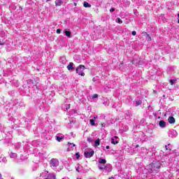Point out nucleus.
<instances>
[{
  "label": "nucleus",
  "instance_id": "obj_1",
  "mask_svg": "<svg viewBox=\"0 0 179 179\" xmlns=\"http://www.w3.org/2000/svg\"><path fill=\"white\" fill-rule=\"evenodd\" d=\"M157 152H152L150 149H146L145 148H141V155L142 157H144L146 160H149V162H152L148 166H147L144 169V173L148 174H156V173H159L160 171V168L162 167V161L160 159L162 156L156 157Z\"/></svg>",
  "mask_w": 179,
  "mask_h": 179
},
{
  "label": "nucleus",
  "instance_id": "obj_2",
  "mask_svg": "<svg viewBox=\"0 0 179 179\" xmlns=\"http://www.w3.org/2000/svg\"><path fill=\"white\" fill-rule=\"evenodd\" d=\"M14 149L17 153H34V148L33 145L31 147L30 143L25 144L24 146L22 145V143H17L13 145Z\"/></svg>",
  "mask_w": 179,
  "mask_h": 179
},
{
  "label": "nucleus",
  "instance_id": "obj_3",
  "mask_svg": "<svg viewBox=\"0 0 179 179\" xmlns=\"http://www.w3.org/2000/svg\"><path fill=\"white\" fill-rule=\"evenodd\" d=\"M101 171H102L103 174L105 176H107L108 173H111L113 171V166L110 164H106L105 165H99V167L98 168Z\"/></svg>",
  "mask_w": 179,
  "mask_h": 179
},
{
  "label": "nucleus",
  "instance_id": "obj_4",
  "mask_svg": "<svg viewBox=\"0 0 179 179\" xmlns=\"http://www.w3.org/2000/svg\"><path fill=\"white\" fill-rule=\"evenodd\" d=\"M85 69H86V67L80 64L76 68V73H78V75H80V76H85V72L83 71H85Z\"/></svg>",
  "mask_w": 179,
  "mask_h": 179
},
{
  "label": "nucleus",
  "instance_id": "obj_5",
  "mask_svg": "<svg viewBox=\"0 0 179 179\" xmlns=\"http://www.w3.org/2000/svg\"><path fill=\"white\" fill-rule=\"evenodd\" d=\"M84 156L86 159H90L94 156V150L92 149H88L84 152Z\"/></svg>",
  "mask_w": 179,
  "mask_h": 179
},
{
  "label": "nucleus",
  "instance_id": "obj_6",
  "mask_svg": "<svg viewBox=\"0 0 179 179\" xmlns=\"http://www.w3.org/2000/svg\"><path fill=\"white\" fill-rule=\"evenodd\" d=\"M49 164L52 169H55V167H58V166H59V161L57 158H52L50 159Z\"/></svg>",
  "mask_w": 179,
  "mask_h": 179
},
{
  "label": "nucleus",
  "instance_id": "obj_7",
  "mask_svg": "<svg viewBox=\"0 0 179 179\" xmlns=\"http://www.w3.org/2000/svg\"><path fill=\"white\" fill-rule=\"evenodd\" d=\"M12 138H13L12 135L6 136L4 139V143H6L7 145H12V141H10Z\"/></svg>",
  "mask_w": 179,
  "mask_h": 179
},
{
  "label": "nucleus",
  "instance_id": "obj_8",
  "mask_svg": "<svg viewBox=\"0 0 179 179\" xmlns=\"http://www.w3.org/2000/svg\"><path fill=\"white\" fill-rule=\"evenodd\" d=\"M107 164V160L104 158H99L98 159V168L100 167V166H104Z\"/></svg>",
  "mask_w": 179,
  "mask_h": 179
},
{
  "label": "nucleus",
  "instance_id": "obj_9",
  "mask_svg": "<svg viewBox=\"0 0 179 179\" xmlns=\"http://www.w3.org/2000/svg\"><path fill=\"white\" fill-rule=\"evenodd\" d=\"M76 148V145L73 144V143H68V148L67 152H72Z\"/></svg>",
  "mask_w": 179,
  "mask_h": 179
},
{
  "label": "nucleus",
  "instance_id": "obj_10",
  "mask_svg": "<svg viewBox=\"0 0 179 179\" xmlns=\"http://www.w3.org/2000/svg\"><path fill=\"white\" fill-rule=\"evenodd\" d=\"M119 142H120V138L117 136H114L110 139V143H112L113 145H117V143H118Z\"/></svg>",
  "mask_w": 179,
  "mask_h": 179
},
{
  "label": "nucleus",
  "instance_id": "obj_11",
  "mask_svg": "<svg viewBox=\"0 0 179 179\" xmlns=\"http://www.w3.org/2000/svg\"><path fill=\"white\" fill-rule=\"evenodd\" d=\"M29 153L31 152H22V154H21L20 157V160H26L27 157V154L29 155Z\"/></svg>",
  "mask_w": 179,
  "mask_h": 179
},
{
  "label": "nucleus",
  "instance_id": "obj_12",
  "mask_svg": "<svg viewBox=\"0 0 179 179\" xmlns=\"http://www.w3.org/2000/svg\"><path fill=\"white\" fill-rule=\"evenodd\" d=\"M168 122H169V124H176V118H174V117L173 116H170L168 118Z\"/></svg>",
  "mask_w": 179,
  "mask_h": 179
},
{
  "label": "nucleus",
  "instance_id": "obj_13",
  "mask_svg": "<svg viewBox=\"0 0 179 179\" xmlns=\"http://www.w3.org/2000/svg\"><path fill=\"white\" fill-rule=\"evenodd\" d=\"M108 127V122H101V129H103V131Z\"/></svg>",
  "mask_w": 179,
  "mask_h": 179
},
{
  "label": "nucleus",
  "instance_id": "obj_14",
  "mask_svg": "<svg viewBox=\"0 0 179 179\" xmlns=\"http://www.w3.org/2000/svg\"><path fill=\"white\" fill-rule=\"evenodd\" d=\"M160 128H166V122L164 120H160L159 122Z\"/></svg>",
  "mask_w": 179,
  "mask_h": 179
},
{
  "label": "nucleus",
  "instance_id": "obj_15",
  "mask_svg": "<svg viewBox=\"0 0 179 179\" xmlns=\"http://www.w3.org/2000/svg\"><path fill=\"white\" fill-rule=\"evenodd\" d=\"M9 156H10V159H16V157H17V154L15 152H10Z\"/></svg>",
  "mask_w": 179,
  "mask_h": 179
},
{
  "label": "nucleus",
  "instance_id": "obj_16",
  "mask_svg": "<svg viewBox=\"0 0 179 179\" xmlns=\"http://www.w3.org/2000/svg\"><path fill=\"white\" fill-rule=\"evenodd\" d=\"M8 162V159H6V157H0V163H7Z\"/></svg>",
  "mask_w": 179,
  "mask_h": 179
},
{
  "label": "nucleus",
  "instance_id": "obj_17",
  "mask_svg": "<svg viewBox=\"0 0 179 179\" xmlns=\"http://www.w3.org/2000/svg\"><path fill=\"white\" fill-rule=\"evenodd\" d=\"M94 148H97V146H100V138H98L94 141Z\"/></svg>",
  "mask_w": 179,
  "mask_h": 179
},
{
  "label": "nucleus",
  "instance_id": "obj_18",
  "mask_svg": "<svg viewBox=\"0 0 179 179\" xmlns=\"http://www.w3.org/2000/svg\"><path fill=\"white\" fill-rule=\"evenodd\" d=\"M67 69H68V71H73V63L71 62V63L67 66Z\"/></svg>",
  "mask_w": 179,
  "mask_h": 179
},
{
  "label": "nucleus",
  "instance_id": "obj_19",
  "mask_svg": "<svg viewBox=\"0 0 179 179\" xmlns=\"http://www.w3.org/2000/svg\"><path fill=\"white\" fill-rule=\"evenodd\" d=\"M63 3L62 0H56L55 1V5L56 6H61Z\"/></svg>",
  "mask_w": 179,
  "mask_h": 179
},
{
  "label": "nucleus",
  "instance_id": "obj_20",
  "mask_svg": "<svg viewBox=\"0 0 179 179\" xmlns=\"http://www.w3.org/2000/svg\"><path fill=\"white\" fill-rule=\"evenodd\" d=\"M90 124L92 125V127H97V124H96L94 120H90Z\"/></svg>",
  "mask_w": 179,
  "mask_h": 179
},
{
  "label": "nucleus",
  "instance_id": "obj_21",
  "mask_svg": "<svg viewBox=\"0 0 179 179\" xmlns=\"http://www.w3.org/2000/svg\"><path fill=\"white\" fill-rule=\"evenodd\" d=\"M64 136H56V141H57V142H61L63 139H64Z\"/></svg>",
  "mask_w": 179,
  "mask_h": 179
},
{
  "label": "nucleus",
  "instance_id": "obj_22",
  "mask_svg": "<svg viewBox=\"0 0 179 179\" xmlns=\"http://www.w3.org/2000/svg\"><path fill=\"white\" fill-rule=\"evenodd\" d=\"M84 8H92V5H90L89 3L85 1L83 3Z\"/></svg>",
  "mask_w": 179,
  "mask_h": 179
},
{
  "label": "nucleus",
  "instance_id": "obj_23",
  "mask_svg": "<svg viewBox=\"0 0 179 179\" xmlns=\"http://www.w3.org/2000/svg\"><path fill=\"white\" fill-rule=\"evenodd\" d=\"M59 62H61V64H66V59H65V57L60 58Z\"/></svg>",
  "mask_w": 179,
  "mask_h": 179
},
{
  "label": "nucleus",
  "instance_id": "obj_24",
  "mask_svg": "<svg viewBox=\"0 0 179 179\" xmlns=\"http://www.w3.org/2000/svg\"><path fill=\"white\" fill-rule=\"evenodd\" d=\"M64 34H65L67 37H71V31H69L64 30Z\"/></svg>",
  "mask_w": 179,
  "mask_h": 179
},
{
  "label": "nucleus",
  "instance_id": "obj_25",
  "mask_svg": "<svg viewBox=\"0 0 179 179\" xmlns=\"http://www.w3.org/2000/svg\"><path fill=\"white\" fill-rule=\"evenodd\" d=\"M132 64H133L134 65H139V60L133 59Z\"/></svg>",
  "mask_w": 179,
  "mask_h": 179
},
{
  "label": "nucleus",
  "instance_id": "obj_26",
  "mask_svg": "<svg viewBox=\"0 0 179 179\" xmlns=\"http://www.w3.org/2000/svg\"><path fill=\"white\" fill-rule=\"evenodd\" d=\"M142 104V101L138 100L136 101V107H138V106H141Z\"/></svg>",
  "mask_w": 179,
  "mask_h": 179
},
{
  "label": "nucleus",
  "instance_id": "obj_27",
  "mask_svg": "<svg viewBox=\"0 0 179 179\" xmlns=\"http://www.w3.org/2000/svg\"><path fill=\"white\" fill-rule=\"evenodd\" d=\"M145 34L147 36V37H146L147 40L148 41H152V38L150 37V35L148 34V33H145Z\"/></svg>",
  "mask_w": 179,
  "mask_h": 179
},
{
  "label": "nucleus",
  "instance_id": "obj_28",
  "mask_svg": "<svg viewBox=\"0 0 179 179\" xmlns=\"http://www.w3.org/2000/svg\"><path fill=\"white\" fill-rule=\"evenodd\" d=\"M171 135H178V133H177V131L173 129L171 131Z\"/></svg>",
  "mask_w": 179,
  "mask_h": 179
},
{
  "label": "nucleus",
  "instance_id": "obj_29",
  "mask_svg": "<svg viewBox=\"0 0 179 179\" xmlns=\"http://www.w3.org/2000/svg\"><path fill=\"white\" fill-rule=\"evenodd\" d=\"M48 178L50 179H57V176H55L54 174L50 175Z\"/></svg>",
  "mask_w": 179,
  "mask_h": 179
},
{
  "label": "nucleus",
  "instance_id": "obj_30",
  "mask_svg": "<svg viewBox=\"0 0 179 179\" xmlns=\"http://www.w3.org/2000/svg\"><path fill=\"white\" fill-rule=\"evenodd\" d=\"M38 156L40 157V159H43L44 154L43 152H38Z\"/></svg>",
  "mask_w": 179,
  "mask_h": 179
},
{
  "label": "nucleus",
  "instance_id": "obj_31",
  "mask_svg": "<svg viewBox=\"0 0 179 179\" xmlns=\"http://www.w3.org/2000/svg\"><path fill=\"white\" fill-rule=\"evenodd\" d=\"M71 108V104L65 105L64 109L69 110Z\"/></svg>",
  "mask_w": 179,
  "mask_h": 179
},
{
  "label": "nucleus",
  "instance_id": "obj_32",
  "mask_svg": "<svg viewBox=\"0 0 179 179\" xmlns=\"http://www.w3.org/2000/svg\"><path fill=\"white\" fill-rule=\"evenodd\" d=\"M176 80H176V79H174V80H170L169 82H170L171 85H174V83H176Z\"/></svg>",
  "mask_w": 179,
  "mask_h": 179
},
{
  "label": "nucleus",
  "instance_id": "obj_33",
  "mask_svg": "<svg viewBox=\"0 0 179 179\" xmlns=\"http://www.w3.org/2000/svg\"><path fill=\"white\" fill-rule=\"evenodd\" d=\"M165 149L166 150H171V149H170V144H168V145H165Z\"/></svg>",
  "mask_w": 179,
  "mask_h": 179
},
{
  "label": "nucleus",
  "instance_id": "obj_34",
  "mask_svg": "<svg viewBox=\"0 0 179 179\" xmlns=\"http://www.w3.org/2000/svg\"><path fill=\"white\" fill-rule=\"evenodd\" d=\"M76 159H79V157H80V153L76 152Z\"/></svg>",
  "mask_w": 179,
  "mask_h": 179
},
{
  "label": "nucleus",
  "instance_id": "obj_35",
  "mask_svg": "<svg viewBox=\"0 0 179 179\" xmlns=\"http://www.w3.org/2000/svg\"><path fill=\"white\" fill-rule=\"evenodd\" d=\"M87 142H89L90 143H92V142H93V138H87Z\"/></svg>",
  "mask_w": 179,
  "mask_h": 179
},
{
  "label": "nucleus",
  "instance_id": "obj_36",
  "mask_svg": "<svg viewBox=\"0 0 179 179\" xmlns=\"http://www.w3.org/2000/svg\"><path fill=\"white\" fill-rule=\"evenodd\" d=\"M117 23H119V24H121L122 23V20H121L120 18H117Z\"/></svg>",
  "mask_w": 179,
  "mask_h": 179
},
{
  "label": "nucleus",
  "instance_id": "obj_37",
  "mask_svg": "<svg viewBox=\"0 0 179 179\" xmlns=\"http://www.w3.org/2000/svg\"><path fill=\"white\" fill-rule=\"evenodd\" d=\"M97 97H99V94H94L92 96V99H97Z\"/></svg>",
  "mask_w": 179,
  "mask_h": 179
},
{
  "label": "nucleus",
  "instance_id": "obj_38",
  "mask_svg": "<svg viewBox=\"0 0 179 179\" xmlns=\"http://www.w3.org/2000/svg\"><path fill=\"white\" fill-rule=\"evenodd\" d=\"M128 130V127H125L124 129H121L120 131H124V132H127V131Z\"/></svg>",
  "mask_w": 179,
  "mask_h": 179
},
{
  "label": "nucleus",
  "instance_id": "obj_39",
  "mask_svg": "<svg viewBox=\"0 0 179 179\" xmlns=\"http://www.w3.org/2000/svg\"><path fill=\"white\" fill-rule=\"evenodd\" d=\"M76 170L78 173H80V167H77Z\"/></svg>",
  "mask_w": 179,
  "mask_h": 179
},
{
  "label": "nucleus",
  "instance_id": "obj_40",
  "mask_svg": "<svg viewBox=\"0 0 179 179\" xmlns=\"http://www.w3.org/2000/svg\"><path fill=\"white\" fill-rule=\"evenodd\" d=\"M57 34H61V29H57Z\"/></svg>",
  "mask_w": 179,
  "mask_h": 179
},
{
  "label": "nucleus",
  "instance_id": "obj_41",
  "mask_svg": "<svg viewBox=\"0 0 179 179\" xmlns=\"http://www.w3.org/2000/svg\"><path fill=\"white\" fill-rule=\"evenodd\" d=\"M131 34H132V36H136V31H133L131 32Z\"/></svg>",
  "mask_w": 179,
  "mask_h": 179
},
{
  "label": "nucleus",
  "instance_id": "obj_42",
  "mask_svg": "<svg viewBox=\"0 0 179 179\" xmlns=\"http://www.w3.org/2000/svg\"><path fill=\"white\" fill-rule=\"evenodd\" d=\"M115 10V9L114 8H112L110 9V12H114Z\"/></svg>",
  "mask_w": 179,
  "mask_h": 179
},
{
  "label": "nucleus",
  "instance_id": "obj_43",
  "mask_svg": "<svg viewBox=\"0 0 179 179\" xmlns=\"http://www.w3.org/2000/svg\"><path fill=\"white\" fill-rule=\"evenodd\" d=\"M97 118H98L97 115L94 116V120H97Z\"/></svg>",
  "mask_w": 179,
  "mask_h": 179
},
{
  "label": "nucleus",
  "instance_id": "obj_44",
  "mask_svg": "<svg viewBox=\"0 0 179 179\" xmlns=\"http://www.w3.org/2000/svg\"><path fill=\"white\" fill-rule=\"evenodd\" d=\"M106 149H107V150L110 149V145H106Z\"/></svg>",
  "mask_w": 179,
  "mask_h": 179
},
{
  "label": "nucleus",
  "instance_id": "obj_45",
  "mask_svg": "<svg viewBox=\"0 0 179 179\" xmlns=\"http://www.w3.org/2000/svg\"><path fill=\"white\" fill-rule=\"evenodd\" d=\"M137 148H139V145H136L135 149H137Z\"/></svg>",
  "mask_w": 179,
  "mask_h": 179
},
{
  "label": "nucleus",
  "instance_id": "obj_46",
  "mask_svg": "<svg viewBox=\"0 0 179 179\" xmlns=\"http://www.w3.org/2000/svg\"><path fill=\"white\" fill-rule=\"evenodd\" d=\"M5 43L0 42V45H3Z\"/></svg>",
  "mask_w": 179,
  "mask_h": 179
},
{
  "label": "nucleus",
  "instance_id": "obj_47",
  "mask_svg": "<svg viewBox=\"0 0 179 179\" xmlns=\"http://www.w3.org/2000/svg\"><path fill=\"white\" fill-rule=\"evenodd\" d=\"M101 118H106V116L103 115L101 116Z\"/></svg>",
  "mask_w": 179,
  "mask_h": 179
},
{
  "label": "nucleus",
  "instance_id": "obj_48",
  "mask_svg": "<svg viewBox=\"0 0 179 179\" xmlns=\"http://www.w3.org/2000/svg\"><path fill=\"white\" fill-rule=\"evenodd\" d=\"M19 8H20V10H22V9H23V8H22V6H20Z\"/></svg>",
  "mask_w": 179,
  "mask_h": 179
},
{
  "label": "nucleus",
  "instance_id": "obj_49",
  "mask_svg": "<svg viewBox=\"0 0 179 179\" xmlns=\"http://www.w3.org/2000/svg\"><path fill=\"white\" fill-rule=\"evenodd\" d=\"M0 179H2V174L0 173Z\"/></svg>",
  "mask_w": 179,
  "mask_h": 179
},
{
  "label": "nucleus",
  "instance_id": "obj_50",
  "mask_svg": "<svg viewBox=\"0 0 179 179\" xmlns=\"http://www.w3.org/2000/svg\"><path fill=\"white\" fill-rule=\"evenodd\" d=\"M62 179H69L67 177L63 178Z\"/></svg>",
  "mask_w": 179,
  "mask_h": 179
},
{
  "label": "nucleus",
  "instance_id": "obj_51",
  "mask_svg": "<svg viewBox=\"0 0 179 179\" xmlns=\"http://www.w3.org/2000/svg\"><path fill=\"white\" fill-rule=\"evenodd\" d=\"M88 179H96V178H90Z\"/></svg>",
  "mask_w": 179,
  "mask_h": 179
},
{
  "label": "nucleus",
  "instance_id": "obj_52",
  "mask_svg": "<svg viewBox=\"0 0 179 179\" xmlns=\"http://www.w3.org/2000/svg\"><path fill=\"white\" fill-rule=\"evenodd\" d=\"M74 5H75V6H76L77 3H74Z\"/></svg>",
  "mask_w": 179,
  "mask_h": 179
},
{
  "label": "nucleus",
  "instance_id": "obj_53",
  "mask_svg": "<svg viewBox=\"0 0 179 179\" xmlns=\"http://www.w3.org/2000/svg\"><path fill=\"white\" fill-rule=\"evenodd\" d=\"M113 178H114L111 177V178H109L108 179H113Z\"/></svg>",
  "mask_w": 179,
  "mask_h": 179
},
{
  "label": "nucleus",
  "instance_id": "obj_54",
  "mask_svg": "<svg viewBox=\"0 0 179 179\" xmlns=\"http://www.w3.org/2000/svg\"><path fill=\"white\" fill-rule=\"evenodd\" d=\"M71 135H73V132H71Z\"/></svg>",
  "mask_w": 179,
  "mask_h": 179
},
{
  "label": "nucleus",
  "instance_id": "obj_55",
  "mask_svg": "<svg viewBox=\"0 0 179 179\" xmlns=\"http://www.w3.org/2000/svg\"><path fill=\"white\" fill-rule=\"evenodd\" d=\"M29 82H31V80H29Z\"/></svg>",
  "mask_w": 179,
  "mask_h": 179
},
{
  "label": "nucleus",
  "instance_id": "obj_56",
  "mask_svg": "<svg viewBox=\"0 0 179 179\" xmlns=\"http://www.w3.org/2000/svg\"><path fill=\"white\" fill-rule=\"evenodd\" d=\"M143 136V138H145V136Z\"/></svg>",
  "mask_w": 179,
  "mask_h": 179
},
{
  "label": "nucleus",
  "instance_id": "obj_57",
  "mask_svg": "<svg viewBox=\"0 0 179 179\" xmlns=\"http://www.w3.org/2000/svg\"><path fill=\"white\" fill-rule=\"evenodd\" d=\"M48 1H50V0H47L48 2Z\"/></svg>",
  "mask_w": 179,
  "mask_h": 179
},
{
  "label": "nucleus",
  "instance_id": "obj_58",
  "mask_svg": "<svg viewBox=\"0 0 179 179\" xmlns=\"http://www.w3.org/2000/svg\"><path fill=\"white\" fill-rule=\"evenodd\" d=\"M80 179H82V178H80Z\"/></svg>",
  "mask_w": 179,
  "mask_h": 179
}]
</instances>
